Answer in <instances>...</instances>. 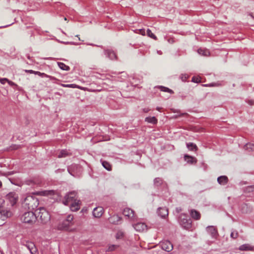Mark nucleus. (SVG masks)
I'll return each instance as SVG.
<instances>
[{
	"instance_id": "48",
	"label": "nucleus",
	"mask_w": 254,
	"mask_h": 254,
	"mask_svg": "<svg viewBox=\"0 0 254 254\" xmlns=\"http://www.w3.org/2000/svg\"><path fill=\"white\" fill-rule=\"evenodd\" d=\"M176 211L178 213H179L180 212H181L182 211V209L181 208H177Z\"/></svg>"
},
{
	"instance_id": "44",
	"label": "nucleus",
	"mask_w": 254,
	"mask_h": 254,
	"mask_svg": "<svg viewBox=\"0 0 254 254\" xmlns=\"http://www.w3.org/2000/svg\"><path fill=\"white\" fill-rule=\"evenodd\" d=\"M25 72L29 73H34V72H35V71L32 70H25Z\"/></svg>"
},
{
	"instance_id": "42",
	"label": "nucleus",
	"mask_w": 254,
	"mask_h": 254,
	"mask_svg": "<svg viewBox=\"0 0 254 254\" xmlns=\"http://www.w3.org/2000/svg\"><path fill=\"white\" fill-rule=\"evenodd\" d=\"M7 82L10 86H17V85L15 83H14L13 82H12L10 80H9L8 79V81H7Z\"/></svg>"
},
{
	"instance_id": "8",
	"label": "nucleus",
	"mask_w": 254,
	"mask_h": 254,
	"mask_svg": "<svg viewBox=\"0 0 254 254\" xmlns=\"http://www.w3.org/2000/svg\"><path fill=\"white\" fill-rule=\"evenodd\" d=\"M76 193L74 191H72L67 194L63 199V203L65 205H69L72 202L74 201Z\"/></svg>"
},
{
	"instance_id": "54",
	"label": "nucleus",
	"mask_w": 254,
	"mask_h": 254,
	"mask_svg": "<svg viewBox=\"0 0 254 254\" xmlns=\"http://www.w3.org/2000/svg\"><path fill=\"white\" fill-rule=\"evenodd\" d=\"M114 218V217H112V218H111V220L113 218Z\"/></svg>"
},
{
	"instance_id": "49",
	"label": "nucleus",
	"mask_w": 254,
	"mask_h": 254,
	"mask_svg": "<svg viewBox=\"0 0 254 254\" xmlns=\"http://www.w3.org/2000/svg\"><path fill=\"white\" fill-rule=\"evenodd\" d=\"M32 183V181H31V180H30V181H26V184H27V185H30V184H31V183Z\"/></svg>"
},
{
	"instance_id": "13",
	"label": "nucleus",
	"mask_w": 254,
	"mask_h": 254,
	"mask_svg": "<svg viewBox=\"0 0 254 254\" xmlns=\"http://www.w3.org/2000/svg\"><path fill=\"white\" fill-rule=\"evenodd\" d=\"M69 205L70 210L72 211H77L80 209V201L76 199L72 202Z\"/></svg>"
},
{
	"instance_id": "32",
	"label": "nucleus",
	"mask_w": 254,
	"mask_h": 254,
	"mask_svg": "<svg viewBox=\"0 0 254 254\" xmlns=\"http://www.w3.org/2000/svg\"><path fill=\"white\" fill-rule=\"evenodd\" d=\"M61 86H63V87H69V88H79V89H81V88L76 85V84H61Z\"/></svg>"
},
{
	"instance_id": "36",
	"label": "nucleus",
	"mask_w": 254,
	"mask_h": 254,
	"mask_svg": "<svg viewBox=\"0 0 254 254\" xmlns=\"http://www.w3.org/2000/svg\"><path fill=\"white\" fill-rule=\"evenodd\" d=\"M238 236V233L237 231H233L231 234V237L233 239H236Z\"/></svg>"
},
{
	"instance_id": "15",
	"label": "nucleus",
	"mask_w": 254,
	"mask_h": 254,
	"mask_svg": "<svg viewBox=\"0 0 254 254\" xmlns=\"http://www.w3.org/2000/svg\"><path fill=\"white\" fill-rule=\"evenodd\" d=\"M190 215L194 220H199L201 217L200 213L195 209H191L190 211Z\"/></svg>"
},
{
	"instance_id": "5",
	"label": "nucleus",
	"mask_w": 254,
	"mask_h": 254,
	"mask_svg": "<svg viewBox=\"0 0 254 254\" xmlns=\"http://www.w3.org/2000/svg\"><path fill=\"white\" fill-rule=\"evenodd\" d=\"M37 219L36 214L32 211L25 212L21 217L22 221L25 223L32 224L34 223Z\"/></svg>"
},
{
	"instance_id": "6",
	"label": "nucleus",
	"mask_w": 254,
	"mask_h": 254,
	"mask_svg": "<svg viewBox=\"0 0 254 254\" xmlns=\"http://www.w3.org/2000/svg\"><path fill=\"white\" fill-rule=\"evenodd\" d=\"M180 224L185 229L189 230L191 227V220L186 214H181L179 218Z\"/></svg>"
},
{
	"instance_id": "12",
	"label": "nucleus",
	"mask_w": 254,
	"mask_h": 254,
	"mask_svg": "<svg viewBox=\"0 0 254 254\" xmlns=\"http://www.w3.org/2000/svg\"><path fill=\"white\" fill-rule=\"evenodd\" d=\"M135 230L139 232H142L147 230V226L144 223H137L133 225Z\"/></svg>"
},
{
	"instance_id": "35",
	"label": "nucleus",
	"mask_w": 254,
	"mask_h": 254,
	"mask_svg": "<svg viewBox=\"0 0 254 254\" xmlns=\"http://www.w3.org/2000/svg\"><path fill=\"white\" fill-rule=\"evenodd\" d=\"M124 235V233L122 231H118L116 235V238L117 239H120L123 238Z\"/></svg>"
},
{
	"instance_id": "34",
	"label": "nucleus",
	"mask_w": 254,
	"mask_h": 254,
	"mask_svg": "<svg viewBox=\"0 0 254 254\" xmlns=\"http://www.w3.org/2000/svg\"><path fill=\"white\" fill-rule=\"evenodd\" d=\"M159 88L160 89V90L161 91H164V92H167L171 94H173L174 93L173 90H172L171 89H170L167 87H165L164 86H160L159 87Z\"/></svg>"
},
{
	"instance_id": "29",
	"label": "nucleus",
	"mask_w": 254,
	"mask_h": 254,
	"mask_svg": "<svg viewBox=\"0 0 254 254\" xmlns=\"http://www.w3.org/2000/svg\"><path fill=\"white\" fill-rule=\"evenodd\" d=\"M102 164L103 166L107 170H108V171L111 170L112 167L109 162H108L106 161H103L102 162Z\"/></svg>"
},
{
	"instance_id": "20",
	"label": "nucleus",
	"mask_w": 254,
	"mask_h": 254,
	"mask_svg": "<svg viewBox=\"0 0 254 254\" xmlns=\"http://www.w3.org/2000/svg\"><path fill=\"white\" fill-rule=\"evenodd\" d=\"M228 178L226 176H222L218 178L217 181L221 185H225L228 182Z\"/></svg>"
},
{
	"instance_id": "10",
	"label": "nucleus",
	"mask_w": 254,
	"mask_h": 254,
	"mask_svg": "<svg viewBox=\"0 0 254 254\" xmlns=\"http://www.w3.org/2000/svg\"><path fill=\"white\" fill-rule=\"evenodd\" d=\"M160 246L163 250L168 252H171L173 249L172 244L169 241H162L160 243Z\"/></svg>"
},
{
	"instance_id": "37",
	"label": "nucleus",
	"mask_w": 254,
	"mask_h": 254,
	"mask_svg": "<svg viewBox=\"0 0 254 254\" xmlns=\"http://www.w3.org/2000/svg\"><path fill=\"white\" fill-rule=\"evenodd\" d=\"M34 74H38V75L41 76L42 77H48L49 76L46 74H45L44 73H41L39 71H35V72H34Z\"/></svg>"
},
{
	"instance_id": "2",
	"label": "nucleus",
	"mask_w": 254,
	"mask_h": 254,
	"mask_svg": "<svg viewBox=\"0 0 254 254\" xmlns=\"http://www.w3.org/2000/svg\"><path fill=\"white\" fill-rule=\"evenodd\" d=\"M39 205L38 199L31 195H27L22 202V206L25 209L33 210Z\"/></svg>"
},
{
	"instance_id": "50",
	"label": "nucleus",
	"mask_w": 254,
	"mask_h": 254,
	"mask_svg": "<svg viewBox=\"0 0 254 254\" xmlns=\"http://www.w3.org/2000/svg\"><path fill=\"white\" fill-rule=\"evenodd\" d=\"M250 15L252 16V17L254 18V13H252L250 14Z\"/></svg>"
},
{
	"instance_id": "21",
	"label": "nucleus",
	"mask_w": 254,
	"mask_h": 254,
	"mask_svg": "<svg viewBox=\"0 0 254 254\" xmlns=\"http://www.w3.org/2000/svg\"><path fill=\"white\" fill-rule=\"evenodd\" d=\"M105 54L111 60L116 59L117 58L116 54L113 51L107 50L105 51Z\"/></svg>"
},
{
	"instance_id": "26",
	"label": "nucleus",
	"mask_w": 254,
	"mask_h": 254,
	"mask_svg": "<svg viewBox=\"0 0 254 254\" xmlns=\"http://www.w3.org/2000/svg\"><path fill=\"white\" fill-rule=\"evenodd\" d=\"M69 155V152L66 150H62L58 155V158L65 157Z\"/></svg>"
},
{
	"instance_id": "51",
	"label": "nucleus",
	"mask_w": 254,
	"mask_h": 254,
	"mask_svg": "<svg viewBox=\"0 0 254 254\" xmlns=\"http://www.w3.org/2000/svg\"><path fill=\"white\" fill-rule=\"evenodd\" d=\"M2 186V182L1 181H0V188H1Z\"/></svg>"
},
{
	"instance_id": "46",
	"label": "nucleus",
	"mask_w": 254,
	"mask_h": 254,
	"mask_svg": "<svg viewBox=\"0 0 254 254\" xmlns=\"http://www.w3.org/2000/svg\"><path fill=\"white\" fill-rule=\"evenodd\" d=\"M188 77V76L187 75H184V76H182L181 78H182V79L183 81H185L187 79Z\"/></svg>"
},
{
	"instance_id": "38",
	"label": "nucleus",
	"mask_w": 254,
	"mask_h": 254,
	"mask_svg": "<svg viewBox=\"0 0 254 254\" xmlns=\"http://www.w3.org/2000/svg\"><path fill=\"white\" fill-rule=\"evenodd\" d=\"M161 182H162V180L160 178H157L155 179V180H154V183L156 185H159V184H160L161 183Z\"/></svg>"
},
{
	"instance_id": "16",
	"label": "nucleus",
	"mask_w": 254,
	"mask_h": 254,
	"mask_svg": "<svg viewBox=\"0 0 254 254\" xmlns=\"http://www.w3.org/2000/svg\"><path fill=\"white\" fill-rule=\"evenodd\" d=\"M239 250L241 251H252L254 247L249 244H245L240 246Z\"/></svg>"
},
{
	"instance_id": "39",
	"label": "nucleus",
	"mask_w": 254,
	"mask_h": 254,
	"mask_svg": "<svg viewBox=\"0 0 254 254\" xmlns=\"http://www.w3.org/2000/svg\"><path fill=\"white\" fill-rule=\"evenodd\" d=\"M192 81L196 83H199L200 82V79L198 77H193L192 78Z\"/></svg>"
},
{
	"instance_id": "43",
	"label": "nucleus",
	"mask_w": 254,
	"mask_h": 254,
	"mask_svg": "<svg viewBox=\"0 0 254 254\" xmlns=\"http://www.w3.org/2000/svg\"><path fill=\"white\" fill-rule=\"evenodd\" d=\"M247 103L251 106H252L254 105V101L252 100H249L247 101Z\"/></svg>"
},
{
	"instance_id": "3",
	"label": "nucleus",
	"mask_w": 254,
	"mask_h": 254,
	"mask_svg": "<svg viewBox=\"0 0 254 254\" xmlns=\"http://www.w3.org/2000/svg\"><path fill=\"white\" fill-rule=\"evenodd\" d=\"M12 215V212L5 207V201L0 198V226L4 224V221Z\"/></svg>"
},
{
	"instance_id": "45",
	"label": "nucleus",
	"mask_w": 254,
	"mask_h": 254,
	"mask_svg": "<svg viewBox=\"0 0 254 254\" xmlns=\"http://www.w3.org/2000/svg\"><path fill=\"white\" fill-rule=\"evenodd\" d=\"M248 190L249 191H253L254 190V187L253 186H250L248 188Z\"/></svg>"
},
{
	"instance_id": "53",
	"label": "nucleus",
	"mask_w": 254,
	"mask_h": 254,
	"mask_svg": "<svg viewBox=\"0 0 254 254\" xmlns=\"http://www.w3.org/2000/svg\"><path fill=\"white\" fill-rule=\"evenodd\" d=\"M157 110L159 111L160 110L159 108H157Z\"/></svg>"
},
{
	"instance_id": "25",
	"label": "nucleus",
	"mask_w": 254,
	"mask_h": 254,
	"mask_svg": "<svg viewBox=\"0 0 254 254\" xmlns=\"http://www.w3.org/2000/svg\"><path fill=\"white\" fill-rule=\"evenodd\" d=\"M187 146L189 150H191V151H192V150L196 151L197 150V146L193 143H187Z\"/></svg>"
},
{
	"instance_id": "9",
	"label": "nucleus",
	"mask_w": 254,
	"mask_h": 254,
	"mask_svg": "<svg viewBox=\"0 0 254 254\" xmlns=\"http://www.w3.org/2000/svg\"><path fill=\"white\" fill-rule=\"evenodd\" d=\"M123 213L125 216L127 217L131 220H135L136 219V216L134 214L133 210L129 208H126L124 209Z\"/></svg>"
},
{
	"instance_id": "31",
	"label": "nucleus",
	"mask_w": 254,
	"mask_h": 254,
	"mask_svg": "<svg viewBox=\"0 0 254 254\" xmlns=\"http://www.w3.org/2000/svg\"><path fill=\"white\" fill-rule=\"evenodd\" d=\"M245 149L248 151L254 150V144L252 143H248L245 146Z\"/></svg>"
},
{
	"instance_id": "4",
	"label": "nucleus",
	"mask_w": 254,
	"mask_h": 254,
	"mask_svg": "<svg viewBox=\"0 0 254 254\" xmlns=\"http://www.w3.org/2000/svg\"><path fill=\"white\" fill-rule=\"evenodd\" d=\"M36 216L37 218H39L41 222L47 223L50 220V215L49 212L44 207H40L36 210Z\"/></svg>"
},
{
	"instance_id": "22",
	"label": "nucleus",
	"mask_w": 254,
	"mask_h": 254,
	"mask_svg": "<svg viewBox=\"0 0 254 254\" xmlns=\"http://www.w3.org/2000/svg\"><path fill=\"white\" fill-rule=\"evenodd\" d=\"M207 231L211 234L213 237H215L217 234V231L213 226H209L207 227Z\"/></svg>"
},
{
	"instance_id": "41",
	"label": "nucleus",
	"mask_w": 254,
	"mask_h": 254,
	"mask_svg": "<svg viewBox=\"0 0 254 254\" xmlns=\"http://www.w3.org/2000/svg\"><path fill=\"white\" fill-rule=\"evenodd\" d=\"M138 31L139 32L137 33L141 34L142 35H145V31L144 29H139V30H138Z\"/></svg>"
},
{
	"instance_id": "52",
	"label": "nucleus",
	"mask_w": 254,
	"mask_h": 254,
	"mask_svg": "<svg viewBox=\"0 0 254 254\" xmlns=\"http://www.w3.org/2000/svg\"><path fill=\"white\" fill-rule=\"evenodd\" d=\"M209 86H214V84H210L209 85H208Z\"/></svg>"
},
{
	"instance_id": "27",
	"label": "nucleus",
	"mask_w": 254,
	"mask_h": 254,
	"mask_svg": "<svg viewBox=\"0 0 254 254\" xmlns=\"http://www.w3.org/2000/svg\"><path fill=\"white\" fill-rule=\"evenodd\" d=\"M119 247L118 245H109L106 250V252H112L116 250Z\"/></svg>"
},
{
	"instance_id": "28",
	"label": "nucleus",
	"mask_w": 254,
	"mask_h": 254,
	"mask_svg": "<svg viewBox=\"0 0 254 254\" xmlns=\"http://www.w3.org/2000/svg\"><path fill=\"white\" fill-rule=\"evenodd\" d=\"M241 209L243 213H248L252 210V209L250 207H248V205L247 204H243L242 206Z\"/></svg>"
},
{
	"instance_id": "17",
	"label": "nucleus",
	"mask_w": 254,
	"mask_h": 254,
	"mask_svg": "<svg viewBox=\"0 0 254 254\" xmlns=\"http://www.w3.org/2000/svg\"><path fill=\"white\" fill-rule=\"evenodd\" d=\"M55 193V192L54 190H50L37 191L35 193V194L42 196H51L53 195Z\"/></svg>"
},
{
	"instance_id": "33",
	"label": "nucleus",
	"mask_w": 254,
	"mask_h": 254,
	"mask_svg": "<svg viewBox=\"0 0 254 254\" xmlns=\"http://www.w3.org/2000/svg\"><path fill=\"white\" fill-rule=\"evenodd\" d=\"M147 35L148 37L156 40L157 39V37L152 33L150 29H147Z\"/></svg>"
},
{
	"instance_id": "40",
	"label": "nucleus",
	"mask_w": 254,
	"mask_h": 254,
	"mask_svg": "<svg viewBox=\"0 0 254 254\" xmlns=\"http://www.w3.org/2000/svg\"><path fill=\"white\" fill-rule=\"evenodd\" d=\"M8 81V79L6 78H0V82L2 84H4Z\"/></svg>"
},
{
	"instance_id": "23",
	"label": "nucleus",
	"mask_w": 254,
	"mask_h": 254,
	"mask_svg": "<svg viewBox=\"0 0 254 254\" xmlns=\"http://www.w3.org/2000/svg\"><path fill=\"white\" fill-rule=\"evenodd\" d=\"M145 121L153 125L157 123V119L155 117H146L145 119Z\"/></svg>"
},
{
	"instance_id": "1",
	"label": "nucleus",
	"mask_w": 254,
	"mask_h": 254,
	"mask_svg": "<svg viewBox=\"0 0 254 254\" xmlns=\"http://www.w3.org/2000/svg\"><path fill=\"white\" fill-rule=\"evenodd\" d=\"M73 216L72 215H68L66 218L61 223L59 224L58 228L61 230L67 231L70 232H74L76 231V229L71 228L70 227L73 225Z\"/></svg>"
},
{
	"instance_id": "24",
	"label": "nucleus",
	"mask_w": 254,
	"mask_h": 254,
	"mask_svg": "<svg viewBox=\"0 0 254 254\" xmlns=\"http://www.w3.org/2000/svg\"><path fill=\"white\" fill-rule=\"evenodd\" d=\"M197 52L199 54L204 56H208L210 54L209 51L206 49H199Z\"/></svg>"
},
{
	"instance_id": "11",
	"label": "nucleus",
	"mask_w": 254,
	"mask_h": 254,
	"mask_svg": "<svg viewBox=\"0 0 254 254\" xmlns=\"http://www.w3.org/2000/svg\"><path fill=\"white\" fill-rule=\"evenodd\" d=\"M68 172L72 176L77 175L80 171V167L77 165H72L67 169Z\"/></svg>"
},
{
	"instance_id": "30",
	"label": "nucleus",
	"mask_w": 254,
	"mask_h": 254,
	"mask_svg": "<svg viewBox=\"0 0 254 254\" xmlns=\"http://www.w3.org/2000/svg\"><path fill=\"white\" fill-rule=\"evenodd\" d=\"M58 65L59 67L64 70H69V67L66 65H65L63 63H58Z\"/></svg>"
},
{
	"instance_id": "47",
	"label": "nucleus",
	"mask_w": 254,
	"mask_h": 254,
	"mask_svg": "<svg viewBox=\"0 0 254 254\" xmlns=\"http://www.w3.org/2000/svg\"><path fill=\"white\" fill-rule=\"evenodd\" d=\"M150 110L148 108H144L143 109V111L145 113H147Z\"/></svg>"
},
{
	"instance_id": "7",
	"label": "nucleus",
	"mask_w": 254,
	"mask_h": 254,
	"mask_svg": "<svg viewBox=\"0 0 254 254\" xmlns=\"http://www.w3.org/2000/svg\"><path fill=\"white\" fill-rule=\"evenodd\" d=\"M18 195L14 191L10 192L5 196L6 200L13 206L16 204L18 200Z\"/></svg>"
},
{
	"instance_id": "14",
	"label": "nucleus",
	"mask_w": 254,
	"mask_h": 254,
	"mask_svg": "<svg viewBox=\"0 0 254 254\" xmlns=\"http://www.w3.org/2000/svg\"><path fill=\"white\" fill-rule=\"evenodd\" d=\"M103 208L102 207H97L95 208L93 211V215L95 217L99 218L103 214Z\"/></svg>"
},
{
	"instance_id": "18",
	"label": "nucleus",
	"mask_w": 254,
	"mask_h": 254,
	"mask_svg": "<svg viewBox=\"0 0 254 254\" xmlns=\"http://www.w3.org/2000/svg\"><path fill=\"white\" fill-rule=\"evenodd\" d=\"M158 214L161 217H165V216L168 215V210L167 208H159L158 210Z\"/></svg>"
},
{
	"instance_id": "19",
	"label": "nucleus",
	"mask_w": 254,
	"mask_h": 254,
	"mask_svg": "<svg viewBox=\"0 0 254 254\" xmlns=\"http://www.w3.org/2000/svg\"><path fill=\"white\" fill-rule=\"evenodd\" d=\"M184 158L185 161H186L188 163L190 164H193L196 163L197 160L195 158L189 156L188 155H185L184 156Z\"/></svg>"
}]
</instances>
